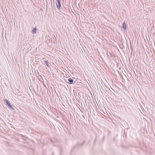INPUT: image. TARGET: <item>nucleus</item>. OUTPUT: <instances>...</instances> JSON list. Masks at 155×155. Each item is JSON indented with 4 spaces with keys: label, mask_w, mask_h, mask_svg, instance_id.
<instances>
[{
    "label": "nucleus",
    "mask_w": 155,
    "mask_h": 155,
    "mask_svg": "<svg viewBox=\"0 0 155 155\" xmlns=\"http://www.w3.org/2000/svg\"><path fill=\"white\" fill-rule=\"evenodd\" d=\"M56 5L57 6V7L58 9L59 10H60L61 9V2H56Z\"/></svg>",
    "instance_id": "f257e3e1"
},
{
    "label": "nucleus",
    "mask_w": 155,
    "mask_h": 155,
    "mask_svg": "<svg viewBox=\"0 0 155 155\" xmlns=\"http://www.w3.org/2000/svg\"><path fill=\"white\" fill-rule=\"evenodd\" d=\"M122 27H123V28L124 29V30H126V28H127V26H126V24L125 22H124L123 23V25H122Z\"/></svg>",
    "instance_id": "f03ea898"
},
{
    "label": "nucleus",
    "mask_w": 155,
    "mask_h": 155,
    "mask_svg": "<svg viewBox=\"0 0 155 155\" xmlns=\"http://www.w3.org/2000/svg\"><path fill=\"white\" fill-rule=\"evenodd\" d=\"M37 29L36 28H34L32 31V33L34 35L36 33V31H37Z\"/></svg>",
    "instance_id": "7ed1b4c3"
},
{
    "label": "nucleus",
    "mask_w": 155,
    "mask_h": 155,
    "mask_svg": "<svg viewBox=\"0 0 155 155\" xmlns=\"http://www.w3.org/2000/svg\"><path fill=\"white\" fill-rule=\"evenodd\" d=\"M6 105L9 108H12V107L9 103L8 104H6Z\"/></svg>",
    "instance_id": "20e7f679"
},
{
    "label": "nucleus",
    "mask_w": 155,
    "mask_h": 155,
    "mask_svg": "<svg viewBox=\"0 0 155 155\" xmlns=\"http://www.w3.org/2000/svg\"><path fill=\"white\" fill-rule=\"evenodd\" d=\"M45 63L46 64V66L48 67H49V65L48 62V61H44Z\"/></svg>",
    "instance_id": "39448f33"
},
{
    "label": "nucleus",
    "mask_w": 155,
    "mask_h": 155,
    "mask_svg": "<svg viewBox=\"0 0 155 155\" xmlns=\"http://www.w3.org/2000/svg\"><path fill=\"white\" fill-rule=\"evenodd\" d=\"M68 80L71 84L73 82V80L71 78L68 79Z\"/></svg>",
    "instance_id": "423d86ee"
},
{
    "label": "nucleus",
    "mask_w": 155,
    "mask_h": 155,
    "mask_svg": "<svg viewBox=\"0 0 155 155\" xmlns=\"http://www.w3.org/2000/svg\"><path fill=\"white\" fill-rule=\"evenodd\" d=\"M4 100L5 101L6 103V104H7L8 103H9V102L8 100H7L6 99H4Z\"/></svg>",
    "instance_id": "0eeeda50"
},
{
    "label": "nucleus",
    "mask_w": 155,
    "mask_h": 155,
    "mask_svg": "<svg viewBox=\"0 0 155 155\" xmlns=\"http://www.w3.org/2000/svg\"><path fill=\"white\" fill-rule=\"evenodd\" d=\"M60 2V0H56V2Z\"/></svg>",
    "instance_id": "6e6552de"
}]
</instances>
